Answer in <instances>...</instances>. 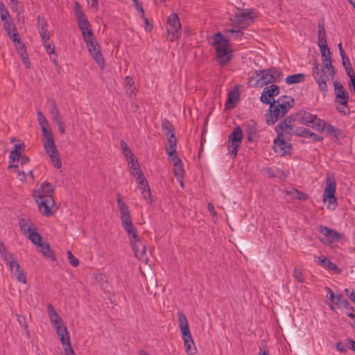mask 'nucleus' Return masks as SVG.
<instances>
[{
  "label": "nucleus",
  "instance_id": "60",
  "mask_svg": "<svg viewBox=\"0 0 355 355\" xmlns=\"http://www.w3.org/2000/svg\"><path fill=\"white\" fill-rule=\"evenodd\" d=\"M55 123L58 126L59 132L62 135L65 134V125H64L63 121L62 120H60L59 121H56Z\"/></svg>",
  "mask_w": 355,
  "mask_h": 355
},
{
  "label": "nucleus",
  "instance_id": "53",
  "mask_svg": "<svg viewBox=\"0 0 355 355\" xmlns=\"http://www.w3.org/2000/svg\"><path fill=\"white\" fill-rule=\"evenodd\" d=\"M319 48L321 52L322 59H331V52L327 46H320Z\"/></svg>",
  "mask_w": 355,
  "mask_h": 355
},
{
  "label": "nucleus",
  "instance_id": "61",
  "mask_svg": "<svg viewBox=\"0 0 355 355\" xmlns=\"http://www.w3.org/2000/svg\"><path fill=\"white\" fill-rule=\"evenodd\" d=\"M336 349L338 352L344 353L346 352V345L341 342H338L336 344Z\"/></svg>",
  "mask_w": 355,
  "mask_h": 355
},
{
  "label": "nucleus",
  "instance_id": "59",
  "mask_svg": "<svg viewBox=\"0 0 355 355\" xmlns=\"http://www.w3.org/2000/svg\"><path fill=\"white\" fill-rule=\"evenodd\" d=\"M21 156V155H20V154H19L17 153H15V152L12 150L10 152V153L9 158L12 162H16V161H19V160Z\"/></svg>",
  "mask_w": 355,
  "mask_h": 355
},
{
  "label": "nucleus",
  "instance_id": "15",
  "mask_svg": "<svg viewBox=\"0 0 355 355\" xmlns=\"http://www.w3.org/2000/svg\"><path fill=\"white\" fill-rule=\"evenodd\" d=\"M35 199L38 205V209L43 216L50 217L53 215V209L55 207L53 197L47 196L46 198Z\"/></svg>",
  "mask_w": 355,
  "mask_h": 355
},
{
  "label": "nucleus",
  "instance_id": "13",
  "mask_svg": "<svg viewBox=\"0 0 355 355\" xmlns=\"http://www.w3.org/2000/svg\"><path fill=\"white\" fill-rule=\"evenodd\" d=\"M296 120L301 124L317 130L319 128L322 119L309 112L302 111L297 114Z\"/></svg>",
  "mask_w": 355,
  "mask_h": 355
},
{
  "label": "nucleus",
  "instance_id": "50",
  "mask_svg": "<svg viewBox=\"0 0 355 355\" xmlns=\"http://www.w3.org/2000/svg\"><path fill=\"white\" fill-rule=\"evenodd\" d=\"M43 44L49 54H53L55 53V46L53 42L50 41V38L46 40L45 42H43Z\"/></svg>",
  "mask_w": 355,
  "mask_h": 355
},
{
  "label": "nucleus",
  "instance_id": "12",
  "mask_svg": "<svg viewBox=\"0 0 355 355\" xmlns=\"http://www.w3.org/2000/svg\"><path fill=\"white\" fill-rule=\"evenodd\" d=\"M312 75L318 84L320 89L325 93L327 91V80L330 78L329 73L322 69H319V63L315 62L312 69Z\"/></svg>",
  "mask_w": 355,
  "mask_h": 355
},
{
  "label": "nucleus",
  "instance_id": "52",
  "mask_svg": "<svg viewBox=\"0 0 355 355\" xmlns=\"http://www.w3.org/2000/svg\"><path fill=\"white\" fill-rule=\"evenodd\" d=\"M295 134L303 137H310L309 134H311V131L308 128H300L297 129Z\"/></svg>",
  "mask_w": 355,
  "mask_h": 355
},
{
  "label": "nucleus",
  "instance_id": "28",
  "mask_svg": "<svg viewBox=\"0 0 355 355\" xmlns=\"http://www.w3.org/2000/svg\"><path fill=\"white\" fill-rule=\"evenodd\" d=\"M37 23L42 41L45 42L46 40L49 39V32L47 29V23L45 19L40 15L37 17Z\"/></svg>",
  "mask_w": 355,
  "mask_h": 355
},
{
  "label": "nucleus",
  "instance_id": "5",
  "mask_svg": "<svg viewBox=\"0 0 355 355\" xmlns=\"http://www.w3.org/2000/svg\"><path fill=\"white\" fill-rule=\"evenodd\" d=\"M117 202L121 214V220L123 228L129 234L130 243L133 246V225L132 223L130 212L128 206L123 202L120 193L117 194Z\"/></svg>",
  "mask_w": 355,
  "mask_h": 355
},
{
  "label": "nucleus",
  "instance_id": "2",
  "mask_svg": "<svg viewBox=\"0 0 355 355\" xmlns=\"http://www.w3.org/2000/svg\"><path fill=\"white\" fill-rule=\"evenodd\" d=\"M178 321L184 340L186 352L188 355H196L197 349L192 338L187 318L180 311L178 312Z\"/></svg>",
  "mask_w": 355,
  "mask_h": 355
},
{
  "label": "nucleus",
  "instance_id": "38",
  "mask_svg": "<svg viewBox=\"0 0 355 355\" xmlns=\"http://www.w3.org/2000/svg\"><path fill=\"white\" fill-rule=\"evenodd\" d=\"M229 44L228 40L221 33L218 32L214 35L212 45L215 46V49L219 46H226Z\"/></svg>",
  "mask_w": 355,
  "mask_h": 355
},
{
  "label": "nucleus",
  "instance_id": "1",
  "mask_svg": "<svg viewBox=\"0 0 355 355\" xmlns=\"http://www.w3.org/2000/svg\"><path fill=\"white\" fill-rule=\"evenodd\" d=\"M281 78L282 73L275 69L258 70L249 78L248 84L253 87H263Z\"/></svg>",
  "mask_w": 355,
  "mask_h": 355
},
{
  "label": "nucleus",
  "instance_id": "35",
  "mask_svg": "<svg viewBox=\"0 0 355 355\" xmlns=\"http://www.w3.org/2000/svg\"><path fill=\"white\" fill-rule=\"evenodd\" d=\"M40 248V251L46 259H49L52 261H55L56 260L54 252L51 249L48 243H43Z\"/></svg>",
  "mask_w": 355,
  "mask_h": 355
},
{
  "label": "nucleus",
  "instance_id": "8",
  "mask_svg": "<svg viewBox=\"0 0 355 355\" xmlns=\"http://www.w3.org/2000/svg\"><path fill=\"white\" fill-rule=\"evenodd\" d=\"M167 40L174 42L181 35V24L176 13L169 15L166 23Z\"/></svg>",
  "mask_w": 355,
  "mask_h": 355
},
{
  "label": "nucleus",
  "instance_id": "41",
  "mask_svg": "<svg viewBox=\"0 0 355 355\" xmlns=\"http://www.w3.org/2000/svg\"><path fill=\"white\" fill-rule=\"evenodd\" d=\"M49 112L55 122L62 120L60 111L57 107L56 103L54 101H52L50 103Z\"/></svg>",
  "mask_w": 355,
  "mask_h": 355
},
{
  "label": "nucleus",
  "instance_id": "33",
  "mask_svg": "<svg viewBox=\"0 0 355 355\" xmlns=\"http://www.w3.org/2000/svg\"><path fill=\"white\" fill-rule=\"evenodd\" d=\"M168 146L166 150L168 156H173L176 153L177 139L175 135L167 136Z\"/></svg>",
  "mask_w": 355,
  "mask_h": 355
},
{
  "label": "nucleus",
  "instance_id": "47",
  "mask_svg": "<svg viewBox=\"0 0 355 355\" xmlns=\"http://www.w3.org/2000/svg\"><path fill=\"white\" fill-rule=\"evenodd\" d=\"M124 156L128 160L130 171L131 174H133V154L132 153L131 149L129 148L128 150H123Z\"/></svg>",
  "mask_w": 355,
  "mask_h": 355
},
{
  "label": "nucleus",
  "instance_id": "54",
  "mask_svg": "<svg viewBox=\"0 0 355 355\" xmlns=\"http://www.w3.org/2000/svg\"><path fill=\"white\" fill-rule=\"evenodd\" d=\"M293 196L294 198H296V199H298L300 200H303V201H305L308 199V196L306 194H305L304 193L300 191L297 189L293 190Z\"/></svg>",
  "mask_w": 355,
  "mask_h": 355
},
{
  "label": "nucleus",
  "instance_id": "63",
  "mask_svg": "<svg viewBox=\"0 0 355 355\" xmlns=\"http://www.w3.org/2000/svg\"><path fill=\"white\" fill-rule=\"evenodd\" d=\"M207 209L209 211L210 214L213 216V217L216 216V211L214 208V206L212 203L209 202L207 205Z\"/></svg>",
  "mask_w": 355,
  "mask_h": 355
},
{
  "label": "nucleus",
  "instance_id": "10",
  "mask_svg": "<svg viewBox=\"0 0 355 355\" xmlns=\"http://www.w3.org/2000/svg\"><path fill=\"white\" fill-rule=\"evenodd\" d=\"M326 185L323 194L324 202H328L329 206L334 205L333 209H335L337 200L335 196L336 189V182L335 178L332 175H328L326 179Z\"/></svg>",
  "mask_w": 355,
  "mask_h": 355
},
{
  "label": "nucleus",
  "instance_id": "18",
  "mask_svg": "<svg viewBox=\"0 0 355 355\" xmlns=\"http://www.w3.org/2000/svg\"><path fill=\"white\" fill-rule=\"evenodd\" d=\"M327 295H329V300L338 308H345L352 311H355L352 306L349 305V302L340 295H335L334 291L329 287L325 288Z\"/></svg>",
  "mask_w": 355,
  "mask_h": 355
},
{
  "label": "nucleus",
  "instance_id": "45",
  "mask_svg": "<svg viewBox=\"0 0 355 355\" xmlns=\"http://www.w3.org/2000/svg\"><path fill=\"white\" fill-rule=\"evenodd\" d=\"M174 174L177 177V178L180 181V184L182 186L183 182L182 181V179L184 177V169L183 166V163L181 162L180 164L175 163L174 168H173Z\"/></svg>",
  "mask_w": 355,
  "mask_h": 355
},
{
  "label": "nucleus",
  "instance_id": "44",
  "mask_svg": "<svg viewBox=\"0 0 355 355\" xmlns=\"http://www.w3.org/2000/svg\"><path fill=\"white\" fill-rule=\"evenodd\" d=\"M17 37H18V33H15L12 35V36L11 37V38H12V40L15 42H17V44H18V46H17V52L20 55V56L22 57L27 54L26 50V46L23 42H20L19 39H18Z\"/></svg>",
  "mask_w": 355,
  "mask_h": 355
},
{
  "label": "nucleus",
  "instance_id": "36",
  "mask_svg": "<svg viewBox=\"0 0 355 355\" xmlns=\"http://www.w3.org/2000/svg\"><path fill=\"white\" fill-rule=\"evenodd\" d=\"M293 121L294 120L290 117H287L284 121H282L279 125L281 131L286 134H293L294 132L292 127V123Z\"/></svg>",
  "mask_w": 355,
  "mask_h": 355
},
{
  "label": "nucleus",
  "instance_id": "46",
  "mask_svg": "<svg viewBox=\"0 0 355 355\" xmlns=\"http://www.w3.org/2000/svg\"><path fill=\"white\" fill-rule=\"evenodd\" d=\"M18 164L16 165H10L8 166L9 169H12L13 172L17 173V178L21 182H24L26 180V175L24 171H20L19 168Z\"/></svg>",
  "mask_w": 355,
  "mask_h": 355
},
{
  "label": "nucleus",
  "instance_id": "26",
  "mask_svg": "<svg viewBox=\"0 0 355 355\" xmlns=\"http://www.w3.org/2000/svg\"><path fill=\"white\" fill-rule=\"evenodd\" d=\"M8 267L12 274L14 275L17 281L22 282L24 284L27 283L26 277L23 270L21 269L19 263L16 260L14 261L12 264H10Z\"/></svg>",
  "mask_w": 355,
  "mask_h": 355
},
{
  "label": "nucleus",
  "instance_id": "48",
  "mask_svg": "<svg viewBox=\"0 0 355 355\" xmlns=\"http://www.w3.org/2000/svg\"><path fill=\"white\" fill-rule=\"evenodd\" d=\"M17 320L18 322L23 327L24 330L27 337L29 338L30 337V331L28 330V326L26 321L25 317L17 314Z\"/></svg>",
  "mask_w": 355,
  "mask_h": 355
},
{
  "label": "nucleus",
  "instance_id": "3",
  "mask_svg": "<svg viewBox=\"0 0 355 355\" xmlns=\"http://www.w3.org/2000/svg\"><path fill=\"white\" fill-rule=\"evenodd\" d=\"M335 93V103L337 110L343 115H347L350 113V109L348 106L349 96L345 90L342 84L338 81L334 83Z\"/></svg>",
  "mask_w": 355,
  "mask_h": 355
},
{
  "label": "nucleus",
  "instance_id": "56",
  "mask_svg": "<svg viewBox=\"0 0 355 355\" xmlns=\"http://www.w3.org/2000/svg\"><path fill=\"white\" fill-rule=\"evenodd\" d=\"M19 224L21 231L24 232L25 235H26L27 234V229L28 228L27 227L29 224V221L25 218H22V219L19 220Z\"/></svg>",
  "mask_w": 355,
  "mask_h": 355
},
{
  "label": "nucleus",
  "instance_id": "39",
  "mask_svg": "<svg viewBox=\"0 0 355 355\" xmlns=\"http://www.w3.org/2000/svg\"><path fill=\"white\" fill-rule=\"evenodd\" d=\"M322 63L324 70H326L327 73H329L331 79H334L335 76L334 67L332 65L331 59L324 58L322 59Z\"/></svg>",
  "mask_w": 355,
  "mask_h": 355
},
{
  "label": "nucleus",
  "instance_id": "58",
  "mask_svg": "<svg viewBox=\"0 0 355 355\" xmlns=\"http://www.w3.org/2000/svg\"><path fill=\"white\" fill-rule=\"evenodd\" d=\"M132 80V77L129 76H126L125 78V83L126 87L129 86L128 89L130 90V92H128L130 93V96H131V94L133 93V89L131 88L132 86V84L131 83Z\"/></svg>",
  "mask_w": 355,
  "mask_h": 355
},
{
  "label": "nucleus",
  "instance_id": "4",
  "mask_svg": "<svg viewBox=\"0 0 355 355\" xmlns=\"http://www.w3.org/2000/svg\"><path fill=\"white\" fill-rule=\"evenodd\" d=\"M82 35L90 54L92 55L93 58L101 69H103L105 66L104 58L101 53L99 44L96 42L92 30L88 31L87 33H83V35Z\"/></svg>",
  "mask_w": 355,
  "mask_h": 355
},
{
  "label": "nucleus",
  "instance_id": "21",
  "mask_svg": "<svg viewBox=\"0 0 355 355\" xmlns=\"http://www.w3.org/2000/svg\"><path fill=\"white\" fill-rule=\"evenodd\" d=\"M53 186L47 182H44L41 184L39 189L33 191V196L35 198H46L47 196L53 197Z\"/></svg>",
  "mask_w": 355,
  "mask_h": 355
},
{
  "label": "nucleus",
  "instance_id": "42",
  "mask_svg": "<svg viewBox=\"0 0 355 355\" xmlns=\"http://www.w3.org/2000/svg\"><path fill=\"white\" fill-rule=\"evenodd\" d=\"M318 261L322 266L327 269L332 270H338L337 266L325 257H319Z\"/></svg>",
  "mask_w": 355,
  "mask_h": 355
},
{
  "label": "nucleus",
  "instance_id": "29",
  "mask_svg": "<svg viewBox=\"0 0 355 355\" xmlns=\"http://www.w3.org/2000/svg\"><path fill=\"white\" fill-rule=\"evenodd\" d=\"M56 333L60 337L62 345L67 344L70 342V337L66 326L63 323L54 326Z\"/></svg>",
  "mask_w": 355,
  "mask_h": 355
},
{
  "label": "nucleus",
  "instance_id": "23",
  "mask_svg": "<svg viewBox=\"0 0 355 355\" xmlns=\"http://www.w3.org/2000/svg\"><path fill=\"white\" fill-rule=\"evenodd\" d=\"M273 103H275L276 107L280 110L282 114L285 115L293 106L294 101L290 96H283L279 97L277 101H274Z\"/></svg>",
  "mask_w": 355,
  "mask_h": 355
},
{
  "label": "nucleus",
  "instance_id": "22",
  "mask_svg": "<svg viewBox=\"0 0 355 355\" xmlns=\"http://www.w3.org/2000/svg\"><path fill=\"white\" fill-rule=\"evenodd\" d=\"M279 93V87L275 85H271L270 86L266 87L263 89L260 100L265 104L270 103V98H273L274 96H277Z\"/></svg>",
  "mask_w": 355,
  "mask_h": 355
},
{
  "label": "nucleus",
  "instance_id": "62",
  "mask_svg": "<svg viewBox=\"0 0 355 355\" xmlns=\"http://www.w3.org/2000/svg\"><path fill=\"white\" fill-rule=\"evenodd\" d=\"M310 137L314 141H322L323 140V137L320 135H318L313 132H311V134H309Z\"/></svg>",
  "mask_w": 355,
  "mask_h": 355
},
{
  "label": "nucleus",
  "instance_id": "20",
  "mask_svg": "<svg viewBox=\"0 0 355 355\" xmlns=\"http://www.w3.org/2000/svg\"><path fill=\"white\" fill-rule=\"evenodd\" d=\"M146 245L143 243L135 234V256L142 263L146 265L148 263V258L146 256Z\"/></svg>",
  "mask_w": 355,
  "mask_h": 355
},
{
  "label": "nucleus",
  "instance_id": "24",
  "mask_svg": "<svg viewBox=\"0 0 355 355\" xmlns=\"http://www.w3.org/2000/svg\"><path fill=\"white\" fill-rule=\"evenodd\" d=\"M317 130L326 131V133L328 135L334 137L336 139H338L343 135V132L340 129L333 126L331 124L328 123L323 120H321L319 128H318Z\"/></svg>",
  "mask_w": 355,
  "mask_h": 355
},
{
  "label": "nucleus",
  "instance_id": "6",
  "mask_svg": "<svg viewBox=\"0 0 355 355\" xmlns=\"http://www.w3.org/2000/svg\"><path fill=\"white\" fill-rule=\"evenodd\" d=\"M117 202L121 214V220L123 228L129 234L130 243L133 246V225L132 223L130 212L128 206L123 202L120 193L117 194Z\"/></svg>",
  "mask_w": 355,
  "mask_h": 355
},
{
  "label": "nucleus",
  "instance_id": "49",
  "mask_svg": "<svg viewBox=\"0 0 355 355\" xmlns=\"http://www.w3.org/2000/svg\"><path fill=\"white\" fill-rule=\"evenodd\" d=\"M293 277L296 281L300 283H302L304 282V277L303 272L298 269L297 268H295L293 270Z\"/></svg>",
  "mask_w": 355,
  "mask_h": 355
},
{
  "label": "nucleus",
  "instance_id": "57",
  "mask_svg": "<svg viewBox=\"0 0 355 355\" xmlns=\"http://www.w3.org/2000/svg\"><path fill=\"white\" fill-rule=\"evenodd\" d=\"M42 139H46L48 138H52L53 137V133L51 131V128L46 129V128H44L43 130H42Z\"/></svg>",
  "mask_w": 355,
  "mask_h": 355
},
{
  "label": "nucleus",
  "instance_id": "27",
  "mask_svg": "<svg viewBox=\"0 0 355 355\" xmlns=\"http://www.w3.org/2000/svg\"><path fill=\"white\" fill-rule=\"evenodd\" d=\"M135 10L137 12L138 16L144 20L145 23L144 29L147 32L151 31L153 24L150 22L148 18L146 16V12L142 6L139 3L138 0H135Z\"/></svg>",
  "mask_w": 355,
  "mask_h": 355
},
{
  "label": "nucleus",
  "instance_id": "55",
  "mask_svg": "<svg viewBox=\"0 0 355 355\" xmlns=\"http://www.w3.org/2000/svg\"><path fill=\"white\" fill-rule=\"evenodd\" d=\"M62 347H63L65 355H76V354L71 347V342L67 343V344L63 345Z\"/></svg>",
  "mask_w": 355,
  "mask_h": 355
},
{
  "label": "nucleus",
  "instance_id": "64",
  "mask_svg": "<svg viewBox=\"0 0 355 355\" xmlns=\"http://www.w3.org/2000/svg\"><path fill=\"white\" fill-rule=\"evenodd\" d=\"M24 144H17L15 145V149L12 151L21 155V150H24Z\"/></svg>",
  "mask_w": 355,
  "mask_h": 355
},
{
  "label": "nucleus",
  "instance_id": "25",
  "mask_svg": "<svg viewBox=\"0 0 355 355\" xmlns=\"http://www.w3.org/2000/svg\"><path fill=\"white\" fill-rule=\"evenodd\" d=\"M270 104V114L266 116V122L268 125H273L279 118L284 116L280 110L276 107L273 102Z\"/></svg>",
  "mask_w": 355,
  "mask_h": 355
},
{
  "label": "nucleus",
  "instance_id": "51",
  "mask_svg": "<svg viewBox=\"0 0 355 355\" xmlns=\"http://www.w3.org/2000/svg\"><path fill=\"white\" fill-rule=\"evenodd\" d=\"M67 255L70 264L73 267H77L79 265V261L76 258L70 250L67 252Z\"/></svg>",
  "mask_w": 355,
  "mask_h": 355
},
{
  "label": "nucleus",
  "instance_id": "34",
  "mask_svg": "<svg viewBox=\"0 0 355 355\" xmlns=\"http://www.w3.org/2000/svg\"><path fill=\"white\" fill-rule=\"evenodd\" d=\"M236 21L238 22L242 27H245L250 24L252 21L250 12H241L236 16Z\"/></svg>",
  "mask_w": 355,
  "mask_h": 355
},
{
  "label": "nucleus",
  "instance_id": "19",
  "mask_svg": "<svg viewBox=\"0 0 355 355\" xmlns=\"http://www.w3.org/2000/svg\"><path fill=\"white\" fill-rule=\"evenodd\" d=\"M291 148V144L284 141L282 135L278 134L277 138L274 140L273 149L275 152L280 156H284L290 152Z\"/></svg>",
  "mask_w": 355,
  "mask_h": 355
},
{
  "label": "nucleus",
  "instance_id": "31",
  "mask_svg": "<svg viewBox=\"0 0 355 355\" xmlns=\"http://www.w3.org/2000/svg\"><path fill=\"white\" fill-rule=\"evenodd\" d=\"M0 254L6 262V263L9 266L12 264V263L15 261L14 259L13 254L10 252L8 248L5 246L3 242L0 241Z\"/></svg>",
  "mask_w": 355,
  "mask_h": 355
},
{
  "label": "nucleus",
  "instance_id": "43",
  "mask_svg": "<svg viewBox=\"0 0 355 355\" xmlns=\"http://www.w3.org/2000/svg\"><path fill=\"white\" fill-rule=\"evenodd\" d=\"M162 129L164 131L166 137L170 136L171 135H175L173 126L167 119H164L162 121Z\"/></svg>",
  "mask_w": 355,
  "mask_h": 355
},
{
  "label": "nucleus",
  "instance_id": "14",
  "mask_svg": "<svg viewBox=\"0 0 355 355\" xmlns=\"http://www.w3.org/2000/svg\"><path fill=\"white\" fill-rule=\"evenodd\" d=\"M318 230L325 236L324 239H320V241L328 245H331L334 242L338 241L344 236L343 234L324 225H320L318 227Z\"/></svg>",
  "mask_w": 355,
  "mask_h": 355
},
{
  "label": "nucleus",
  "instance_id": "37",
  "mask_svg": "<svg viewBox=\"0 0 355 355\" xmlns=\"http://www.w3.org/2000/svg\"><path fill=\"white\" fill-rule=\"evenodd\" d=\"M305 80V75L304 73H296L288 76L286 78L285 82L287 85H294L302 83Z\"/></svg>",
  "mask_w": 355,
  "mask_h": 355
},
{
  "label": "nucleus",
  "instance_id": "9",
  "mask_svg": "<svg viewBox=\"0 0 355 355\" xmlns=\"http://www.w3.org/2000/svg\"><path fill=\"white\" fill-rule=\"evenodd\" d=\"M54 137L42 139L43 145L46 153L51 157L53 166L56 168H60L62 162L59 157V153L54 142Z\"/></svg>",
  "mask_w": 355,
  "mask_h": 355
},
{
  "label": "nucleus",
  "instance_id": "32",
  "mask_svg": "<svg viewBox=\"0 0 355 355\" xmlns=\"http://www.w3.org/2000/svg\"><path fill=\"white\" fill-rule=\"evenodd\" d=\"M33 244L40 247V245L43 243L41 242L42 236L37 232V229H31V227H28L27 229V234L26 235Z\"/></svg>",
  "mask_w": 355,
  "mask_h": 355
},
{
  "label": "nucleus",
  "instance_id": "30",
  "mask_svg": "<svg viewBox=\"0 0 355 355\" xmlns=\"http://www.w3.org/2000/svg\"><path fill=\"white\" fill-rule=\"evenodd\" d=\"M48 314L53 327L63 323L62 318L60 317L54 307L51 304L47 305Z\"/></svg>",
  "mask_w": 355,
  "mask_h": 355
},
{
  "label": "nucleus",
  "instance_id": "40",
  "mask_svg": "<svg viewBox=\"0 0 355 355\" xmlns=\"http://www.w3.org/2000/svg\"><path fill=\"white\" fill-rule=\"evenodd\" d=\"M319 31L318 34V46H327L326 31L323 24H319Z\"/></svg>",
  "mask_w": 355,
  "mask_h": 355
},
{
  "label": "nucleus",
  "instance_id": "16",
  "mask_svg": "<svg viewBox=\"0 0 355 355\" xmlns=\"http://www.w3.org/2000/svg\"><path fill=\"white\" fill-rule=\"evenodd\" d=\"M74 13L77 19V23L82 35L87 33L89 30H92L89 24L88 19L85 17L81 6L78 2L76 1L74 3Z\"/></svg>",
  "mask_w": 355,
  "mask_h": 355
},
{
  "label": "nucleus",
  "instance_id": "17",
  "mask_svg": "<svg viewBox=\"0 0 355 355\" xmlns=\"http://www.w3.org/2000/svg\"><path fill=\"white\" fill-rule=\"evenodd\" d=\"M216 60L221 66H225L232 58V48L230 44L225 46H219L216 49Z\"/></svg>",
  "mask_w": 355,
  "mask_h": 355
},
{
  "label": "nucleus",
  "instance_id": "11",
  "mask_svg": "<svg viewBox=\"0 0 355 355\" xmlns=\"http://www.w3.org/2000/svg\"><path fill=\"white\" fill-rule=\"evenodd\" d=\"M242 140L243 130L240 127H236L230 135L228 140V151L232 156H236L238 148L241 146Z\"/></svg>",
  "mask_w": 355,
  "mask_h": 355
},
{
  "label": "nucleus",
  "instance_id": "7",
  "mask_svg": "<svg viewBox=\"0 0 355 355\" xmlns=\"http://www.w3.org/2000/svg\"><path fill=\"white\" fill-rule=\"evenodd\" d=\"M135 178L136 180L137 188L140 191L142 198L148 203L153 202L151 190L148 181L139 168L135 166Z\"/></svg>",
  "mask_w": 355,
  "mask_h": 355
}]
</instances>
